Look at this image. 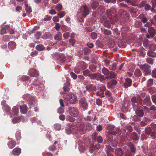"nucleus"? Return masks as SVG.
Returning a JSON list of instances; mask_svg holds the SVG:
<instances>
[{"mask_svg":"<svg viewBox=\"0 0 156 156\" xmlns=\"http://www.w3.org/2000/svg\"><path fill=\"white\" fill-rule=\"evenodd\" d=\"M146 62L149 64L152 65L153 64V59L150 57L147 58L146 59Z\"/></svg>","mask_w":156,"mask_h":156,"instance_id":"nucleus-54","label":"nucleus"},{"mask_svg":"<svg viewBox=\"0 0 156 156\" xmlns=\"http://www.w3.org/2000/svg\"><path fill=\"white\" fill-rule=\"evenodd\" d=\"M101 32L106 35H109L111 34V31L110 30L102 28L101 29Z\"/></svg>","mask_w":156,"mask_h":156,"instance_id":"nucleus-26","label":"nucleus"},{"mask_svg":"<svg viewBox=\"0 0 156 156\" xmlns=\"http://www.w3.org/2000/svg\"><path fill=\"white\" fill-rule=\"evenodd\" d=\"M151 76L153 77L156 78V69H155L152 71Z\"/></svg>","mask_w":156,"mask_h":156,"instance_id":"nucleus-64","label":"nucleus"},{"mask_svg":"<svg viewBox=\"0 0 156 156\" xmlns=\"http://www.w3.org/2000/svg\"><path fill=\"white\" fill-rule=\"evenodd\" d=\"M107 128L108 132L113 135H116L120 130L119 129L115 128L114 126L112 125L108 126Z\"/></svg>","mask_w":156,"mask_h":156,"instance_id":"nucleus-5","label":"nucleus"},{"mask_svg":"<svg viewBox=\"0 0 156 156\" xmlns=\"http://www.w3.org/2000/svg\"><path fill=\"white\" fill-rule=\"evenodd\" d=\"M80 107L84 110L87 109L88 104L86 98L84 97L81 98L79 101Z\"/></svg>","mask_w":156,"mask_h":156,"instance_id":"nucleus-6","label":"nucleus"},{"mask_svg":"<svg viewBox=\"0 0 156 156\" xmlns=\"http://www.w3.org/2000/svg\"><path fill=\"white\" fill-rule=\"evenodd\" d=\"M74 129L76 131V133H80V134H84L86 132V130L84 129V125L81 123L78 124L77 125V126H76L74 124Z\"/></svg>","mask_w":156,"mask_h":156,"instance_id":"nucleus-4","label":"nucleus"},{"mask_svg":"<svg viewBox=\"0 0 156 156\" xmlns=\"http://www.w3.org/2000/svg\"><path fill=\"white\" fill-rule=\"evenodd\" d=\"M150 111H151L153 112L156 111V107L154 105H153L149 108Z\"/></svg>","mask_w":156,"mask_h":156,"instance_id":"nucleus-62","label":"nucleus"},{"mask_svg":"<svg viewBox=\"0 0 156 156\" xmlns=\"http://www.w3.org/2000/svg\"><path fill=\"white\" fill-rule=\"evenodd\" d=\"M12 111L13 115H16L19 112L18 108L16 106L13 107L12 109Z\"/></svg>","mask_w":156,"mask_h":156,"instance_id":"nucleus-37","label":"nucleus"},{"mask_svg":"<svg viewBox=\"0 0 156 156\" xmlns=\"http://www.w3.org/2000/svg\"><path fill=\"white\" fill-rule=\"evenodd\" d=\"M117 83L116 80L113 79L107 83V86L108 87L113 88L116 86Z\"/></svg>","mask_w":156,"mask_h":156,"instance_id":"nucleus-13","label":"nucleus"},{"mask_svg":"<svg viewBox=\"0 0 156 156\" xmlns=\"http://www.w3.org/2000/svg\"><path fill=\"white\" fill-rule=\"evenodd\" d=\"M98 3L97 1H93L91 4V7L93 9H95L98 5Z\"/></svg>","mask_w":156,"mask_h":156,"instance_id":"nucleus-39","label":"nucleus"},{"mask_svg":"<svg viewBox=\"0 0 156 156\" xmlns=\"http://www.w3.org/2000/svg\"><path fill=\"white\" fill-rule=\"evenodd\" d=\"M116 76V74L113 71H110L109 75L108 76H106L105 78L106 79L110 80L111 79H115Z\"/></svg>","mask_w":156,"mask_h":156,"instance_id":"nucleus-17","label":"nucleus"},{"mask_svg":"<svg viewBox=\"0 0 156 156\" xmlns=\"http://www.w3.org/2000/svg\"><path fill=\"white\" fill-rule=\"evenodd\" d=\"M129 149L131 152L133 153H135L136 152V148L134 147V145L132 143H130L129 146Z\"/></svg>","mask_w":156,"mask_h":156,"instance_id":"nucleus-38","label":"nucleus"},{"mask_svg":"<svg viewBox=\"0 0 156 156\" xmlns=\"http://www.w3.org/2000/svg\"><path fill=\"white\" fill-rule=\"evenodd\" d=\"M19 116L16 117H14L12 120V122L14 123H19L20 122Z\"/></svg>","mask_w":156,"mask_h":156,"instance_id":"nucleus-53","label":"nucleus"},{"mask_svg":"<svg viewBox=\"0 0 156 156\" xmlns=\"http://www.w3.org/2000/svg\"><path fill=\"white\" fill-rule=\"evenodd\" d=\"M41 32H37L36 34L35 35V37L36 39H38L40 38L41 34Z\"/></svg>","mask_w":156,"mask_h":156,"instance_id":"nucleus-60","label":"nucleus"},{"mask_svg":"<svg viewBox=\"0 0 156 156\" xmlns=\"http://www.w3.org/2000/svg\"><path fill=\"white\" fill-rule=\"evenodd\" d=\"M115 11L114 9H112L106 10V13L108 15V16L109 17V18L111 19L112 16H115Z\"/></svg>","mask_w":156,"mask_h":156,"instance_id":"nucleus-18","label":"nucleus"},{"mask_svg":"<svg viewBox=\"0 0 156 156\" xmlns=\"http://www.w3.org/2000/svg\"><path fill=\"white\" fill-rule=\"evenodd\" d=\"M80 10L83 13L82 15L84 18L89 13L88 8L86 5L81 7Z\"/></svg>","mask_w":156,"mask_h":156,"instance_id":"nucleus-11","label":"nucleus"},{"mask_svg":"<svg viewBox=\"0 0 156 156\" xmlns=\"http://www.w3.org/2000/svg\"><path fill=\"white\" fill-rule=\"evenodd\" d=\"M128 8L129 9L128 11L131 14H136V13L137 10L136 8L133 7H128Z\"/></svg>","mask_w":156,"mask_h":156,"instance_id":"nucleus-31","label":"nucleus"},{"mask_svg":"<svg viewBox=\"0 0 156 156\" xmlns=\"http://www.w3.org/2000/svg\"><path fill=\"white\" fill-rule=\"evenodd\" d=\"M111 144L112 147H116L117 146L118 143L117 141L114 140L111 142Z\"/></svg>","mask_w":156,"mask_h":156,"instance_id":"nucleus-56","label":"nucleus"},{"mask_svg":"<svg viewBox=\"0 0 156 156\" xmlns=\"http://www.w3.org/2000/svg\"><path fill=\"white\" fill-rule=\"evenodd\" d=\"M77 98L76 96H75L74 94H73L71 95V97L69 100L71 104H73L77 101Z\"/></svg>","mask_w":156,"mask_h":156,"instance_id":"nucleus-23","label":"nucleus"},{"mask_svg":"<svg viewBox=\"0 0 156 156\" xmlns=\"http://www.w3.org/2000/svg\"><path fill=\"white\" fill-rule=\"evenodd\" d=\"M8 47L10 50L14 49L16 46V43L13 41H10L8 43Z\"/></svg>","mask_w":156,"mask_h":156,"instance_id":"nucleus-25","label":"nucleus"},{"mask_svg":"<svg viewBox=\"0 0 156 156\" xmlns=\"http://www.w3.org/2000/svg\"><path fill=\"white\" fill-rule=\"evenodd\" d=\"M62 5L61 4H58L56 5L55 8L58 11H59L62 9Z\"/></svg>","mask_w":156,"mask_h":156,"instance_id":"nucleus-55","label":"nucleus"},{"mask_svg":"<svg viewBox=\"0 0 156 156\" xmlns=\"http://www.w3.org/2000/svg\"><path fill=\"white\" fill-rule=\"evenodd\" d=\"M138 0H129V3L130 4L133 6H136L137 5V2Z\"/></svg>","mask_w":156,"mask_h":156,"instance_id":"nucleus-47","label":"nucleus"},{"mask_svg":"<svg viewBox=\"0 0 156 156\" xmlns=\"http://www.w3.org/2000/svg\"><path fill=\"white\" fill-rule=\"evenodd\" d=\"M90 72L88 69L83 71V75L85 76H88L89 77V75H90Z\"/></svg>","mask_w":156,"mask_h":156,"instance_id":"nucleus-51","label":"nucleus"},{"mask_svg":"<svg viewBox=\"0 0 156 156\" xmlns=\"http://www.w3.org/2000/svg\"><path fill=\"white\" fill-rule=\"evenodd\" d=\"M3 108L6 112L7 113L9 112L10 111V108L8 105H5L3 107Z\"/></svg>","mask_w":156,"mask_h":156,"instance_id":"nucleus-48","label":"nucleus"},{"mask_svg":"<svg viewBox=\"0 0 156 156\" xmlns=\"http://www.w3.org/2000/svg\"><path fill=\"white\" fill-rule=\"evenodd\" d=\"M98 73L90 74L89 75V77L90 79L94 80L96 79L97 80L98 77Z\"/></svg>","mask_w":156,"mask_h":156,"instance_id":"nucleus-35","label":"nucleus"},{"mask_svg":"<svg viewBox=\"0 0 156 156\" xmlns=\"http://www.w3.org/2000/svg\"><path fill=\"white\" fill-rule=\"evenodd\" d=\"M98 134V133L96 132L92 134V137L93 140L95 141L97 139Z\"/></svg>","mask_w":156,"mask_h":156,"instance_id":"nucleus-59","label":"nucleus"},{"mask_svg":"<svg viewBox=\"0 0 156 156\" xmlns=\"http://www.w3.org/2000/svg\"><path fill=\"white\" fill-rule=\"evenodd\" d=\"M91 37L93 40L97 38V34L96 33L93 32L91 34Z\"/></svg>","mask_w":156,"mask_h":156,"instance_id":"nucleus-57","label":"nucleus"},{"mask_svg":"<svg viewBox=\"0 0 156 156\" xmlns=\"http://www.w3.org/2000/svg\"><path fill=\"white\" fill-rule=\"evenodd\" d=\"M119 12L120 14H122L121 17L124 20H127L129 19V14L126 11L121 9L119 10Z\"/></svg>","mask_w":156,"mask_h":156,"instance_id":"nucleus-12","label":"nucleus"},{"mask_svg":"<svg viewBox=\"0 0 156 156\" xmlns=\"http://www.w3.org/2000/svg\"><path fill=\"white\" fill-rule=\"evenodd\" d=\"M90 140L89 138H85L83 140V144L87 146L90 144Z\"/></svg>","mask_w":156,"mask_h":156,"instance_id":"nucleus-50","label":"nucleus"},{"mask_svg":"<svg viewBox=\"0 0 156 156\" xmlns=\"http://www.w3.org/2000/svg\"><path fill=\"white\" fill-rule=\"evenodd\" d=\"M104 25L105 27L108 28H110L111 26V23L108 20L105 21L104 23Z\"/></svg>","mask_w":156,"mask_h":156,"instance_id":"nucleus-43","label":"nucleus"},{"mask_svg":"<svg viewBox=\"0 0 156 156\" xmlns=\"http://www.w3.org/2000/svg\"><path fill=\"white\" fill-rule=\"evenodd\" d=\"M54 38L55 40L60 41L62 39V34L60 32H58L54 37Z\"/></svg>","mask_w":156,"mask_h":156,"instance_id":"nucleus-28","label":"nucleus"},{"mask_svg":"<svg viewBox=\"0 0 156 156\" xmlns=\"http://www.w3.org/2000/svg\"><path fill=\"white\" fill-rule=\"evenodd\" d=\"M148 33L146 34V37L148 38H151L154 37L155 35L156 30L153 27H151L148 29Z\"/></svg>","mask_w":156,"mask_h":156,"instance_id":"nucleus-8","label":"nucleus"},{"mask_svg":"<svg viewBox=\"0 0 156 156\" xmlns=\"http://www.w3.org/2000/svg\"><path fill=\"white\" fill-rule=\"evenodd\" d=\"M126 137L127 139L130 140H133L135 141H137L139 139V136L137 133L135 132L133 133L127 132L126 134Z\"/></svg>","mask_w":156,"mask_h":156,"instance_id":"nucleus-3","label":"nucleus"},{"mask_svg":"<svg viewBox=\"0 0 156 156\" xmlns=\"http://www.w3.org/2000/svg\"><path fill=\"white\" fill-rule=\"evenodd\" d=\"M36 49L39 51H41L44 50L45 49V47L42 44H40L37 45L36 47Z\"/></svg>","mask_w":156,"mask_h":156,"instance_id":"nucleus-34","label":"nucleus"},{"mask_svg":"<svg viewBox=\"0 0 156 156\" xmlns=\"http://www.w3.org/2000/svg\"><path fill=\"white\" fill-rule=\"evenodd\" d=\"M89 69L93 72H95L96 71V66L94 65H90L89 66Z\"/></svg>","mask_w":156,"mask_h":156,"instance_id":"nucleus-42","label":"nucleus"},{"mask_svg":"<svg viewBox=\"0 0 156 156\" xmlns=\"http://www.w3.org/2000/svg\"><path fill=\"white\" fill-rule=\"evenodd\" d=\"M69 114L72 116L76 117L79 114L78 108L75 107H70L69 108Z\"/></svg>","mask_w":156,"mask_h":156,"instance_id":"nucleus-7","label":"nucleus"},{"mask_svg":"<svg viewBox=\"0 0 156 156\" xmlns=\"http://www.w3.org/2000/svg\"><path fill=\"white\" fill-rule=\"evenodd\" d=\"M143 102L146 106L150 107L151 106L152 103L149 96H147L143 100Z\"/></svg>","mask_w":156,"mask_h":156,"instance_id":"nucleus-14","label":"nucleus"},{"mask_svg":"<svg viewBox=\"0 0 156 156\" xmlns=\"http://www.w3.org/2000/svg\"><path fill=\"white\" fill-rule=\"evenodd\" d=\"M20 110L21 113L25 114L27 111V107L25 105H23L20 106Z\"/></svg>","mask_w":156,"mask_h":156,"instance_id":"nucleus-19","label":"nucleus"},{"mask_svg":"<svg viewBox=\"0 0 156 156\" xmlns=\"http://www.w3.org/2000/svg\"><path fill=\"white\" fill-rule=\"evenodd\" d=\"M135 112L136 115L139 117H142L144 115L142 107L141 106L138 107L135 110Z\"/></svg>","mask_w":156,"mask_h":156,"instance_id":"nucleus-10","label":"nucleus"},{"mask_svg":"<svg viewBox=\"0 0 156 156\" xmlns=\"http://www.w3.org/2000/svg\"><path fill=\"white\" fill-rule=\"evenodd\" d=\"M151 99L153 102L156 105V95H152Z\"/></svg>","mask_w":156,"mask_h":156,"instance_id":"nucleus-63","label":"nucleus"},{"mask_svg":"<svg viewBox=\"0 0 156 156\" xmlns=\"http://www.w3.org/2000/svg\"><path fill=\"white\" fill-rule=\"evenodd\" d=\"M98 77L97 80H99L101 82H102L103 80L106 79L105 77H104V76L101 75L100 73H98Z\"/></svg>","mask_w":156,"mask_h":156,"instance_id":"nucleus-32","label":"nucleus"},{"mask_svg":"<svg viewBox=\"0 0 156 156\" xmlns=\"http://www.w3.org/2000/svg\"><path fill=\"white\" fill-rule=\"evenodd\" d=\"M134 74L136 76H140L141 75L142 73L140 70L138 69L135 70Z\"/></svg>","mask_w":156,"mask_h":156,"instance_id":"nucleus-41","label":"nucleus"},{"mask_svg":"<svg viewBox=\"0 0 156 156\" xmlns=\"http://www.w3.org/2000/svg\"><path fill=\"white\" fill-rule=\"evenodd\" d=\"M117 65V64L115 63H114L109 65V69L113 71L115 70L116 69Z\"/></svg>","mask_w":156,"mask_h":156,"instance_id":"nucleus-36","label":"nucleus"},{"mask_svg":"<svg viewBox=\"0 0 156 156\" xmlns=\"http://www.w3.org/2000/svg\"><path fill=\"white\" fill-rule=\"evenodd\" d=\"M141 21L144 23H146L148 21L147 18L145 17H143L141 18Z\"/></svg>","mask_w":156,"mask_h":156,"instance_id":"nucleus-61","label":"nucleus"},{"mask_svg":"<svg viewBox=\"0 0 156 156\" xmlns=\"http://www.w3.org/2000/svg\"><path fill=\"white\" fill-rule=\"evenodd\" d=\"M34 98H30L28 99V101L30 105H34L35 103V101Z\"/></svg>","mask_w":156,"mask_h":156,"instance_id":"nucleus-58","label":"nucleus"},{"mask_svg":"<svg viewBox=\"0 0 156 156\" xmlns=\"http://www.w3.org/2000/svg\"><path fill=\"white\" fill-rule=\"evenodd\" d=\"M72 95L71 94H68L67 93H64L63 97L64 99L66 100L69 101Z\"/></svg>","mask_w":156,"mask_h":156,"instance_id":"nucleus-52","label":"nucleus"},{"mask_svg":"<svg viewBox=\"0 0 156 156\" xmlns=\"http://www.w3.org/2000/svg\"><path fill=\"white\" fill-rule=\"evenodd\" d=\"M140 68L142 70L144 75L146 76L151 74V66L147 64H145L143 65H140Z\"/></svg>","mask_w":156,"mask_h":156,"instance_id":"nucleus-2","label":"nucleus"},{"mask_svg":"<svg viewBox=\"0 0 156 156\" xmlns=\"http://www.w3.org/2000/svg\"><path fill=\"white\" fill-rule=\"evenodd\" d=\"M137 101L136 97L135 96L133 97L131 99V101L132 102V105L134 108L136 107L137 106V105L136 104Z\"/></svg>","mask_w":156,"mask_h":156,"instance_id":"nucleus-30","label":"nucleus"},{"mask_svg":"<svg viewBox=\"0 0 156 156\" xmlns=\"http://www.w3.org/2000/svg\"><path fill=\"white\" fill-rule=\"evenodd\" d=\"M8 145L10 148L12 149L15 147L16 143L13 141H11L8 143Z\"/></svg>","mask_w":156,"mask_h":156,"instance_id":"nucleus-40","label":"nucleus"},{"mask_svg":"<svg viewBox=\"0 0 156 156\" xmlns=\"http://www.w3.org/2000/svg\"><path fill=\"white\" fill-rule=\"evenodd\" d=\"M125 83L123 84V86L126 88L130 87L132 85V80L129 78L125 79Z\"/></svg>","mask_w":156,"mask_h":156,"instance_id":"nucleus-15","label":"nucleus"},{"mask_svg":"<svg viewBox=\"0 0 156 156\" xmlns=\"http://www.w3.org/2000/svg\"><path fill=\"white\" fill-rule=\"evenodd\" d=\"M147 55L149 56L152 57H154L156 56V53L152 51H148L147 53Z\"/></svg>","mask_w":156,"mask_h":156,"instance_id":"nucleus-45","label":"nucleus"},{"mask_svg":"<svg viewBox=\"0 0 156 156\" xmlns=\"http://www.w3.org/2000/svg\"><path fill=\"white\" fill-rule=\"evenodd\" d=\"M102 73L106 76L109 75L110 71L106 68L104 67L101 69Z\"/></svg>","mask_w":156,"mask_h":156,"instance_id":"nucleus-33","label":"nucleus"},{"mask_svg":"<svg viewBox=\"0 0 156 156\" xmlns=\"http://www.w3.org/2000/svg\"><path fill=\"white\" fill-rule=\"evenodd\" d=\"M106 152H114V149L109 145H106Z\"/></svg>","mask_w":156,"mask_h":156,"instance_id":"nucleus-44","label":"nucleus"},{"mask_svg":"<svg viewBox=\"0 0 156 156\" xmlns=\"http://www.w3.org/2000/svg\"><path fill=\"white\" fill-rule=\"evenodd\" d=\"M78 65L80 67L82 68L83 70L87 68V66L86 63L83 61L80 62Z\"/></svg>","mask_w":156,"mask_h":156,"instance_id":"nucleus-29","label":"nucleus"},{"mask_svg":"<svg viewBox=\"0 0 156 156\" xmlns=\"http://www.w3.org/2000/svg\"><path fill=\"white\" fill-rule=\"evenodd\" d=\"M25 7L26 11L29 13H30L32 12V9L31 7L29 6L27 4H25Z\"/></svg>","mask_w":156,"mask_h":156,"instance_id":"nucleus-49","label":"nucleus"},{"mask_svg":"<svg viewBox=\"0 0 156 156\" xmlns=\"http://www.w3.org/2000/svg\"><path fill=\"white\" fill-rule=\"evenodd\" d=\"M86 88L87 91L90 92L93 91H95L96 90V87L95 86L92 84H89L86 86Z\"/></svg>","mask_w":156,"mask_h":156,"instance_id":"nucleus-16","label":"nucleus"},{"mask_svg":"<svg viewBox=\"0 0 156 156\" xmlns=\"http://www.w3.org/2000/svg\"><path fill=\"white\" fill-rule=\"evenodd\" d=\"M21 153V149L19 148H15L13 150L12 154L14 155H18Z\"/></svg>","mask_w":156,"mask_h":156,"instance_id":"nucleus-21","label":"nucleus"},{"mask_svg":"<svg viewBox=\"0 0 156 156\" xmlns=\"http://www.w3.org/2000/svg\"><path fill=\"white\" fill-rule=\"evenodd\" d=\"M38 73L37 70L34 69H30L29 71V75L32 76L33 77L34 76L38 75Z\"/></svg>","mask_w":156,"mask_h":156,"instance_id":"nucleus-20","label":"nucleus"},{"mask_svg":"<svg viewBox=\"0 0 156 156\" xmlns=\"http://www.w3.org/2000/svg\"><path fill=\"white\" fill-rule=\"evenodd\" d=\"M70 84L69 83H65L64 86L63 87L64 91L68 92L70 90Z\"/></svg>","mask_w":156,"mask_h":156,"instance_id":"nucleus-27","label":"nucleus"},{"mask_svg":"<svg viewBox=\"0 0 156 156\" xmlns=\"http://www.w3.org/2000/svg\"><path fill=\"white\" fill-rule=\"evenodd\" d=\"M156 129V125L150 127H147L145 129V133L151 137H154V133Z\"/></svg>","mask_w":156,"mask_h":156,"instance_id":"nucleus-1","label":"nucleus"},{"mask_svg":"<svg viewBox=\"0 0 156 156\" xmlns=\"http://www.w3.org/2000/svg\"><path fill=\"white\" fill-rule=\"evenodd\" d=\"M151 2L152 4L151 11L154 12L155 7H156V0H151Z\"/></svg>","mask_w":156,"mask_h":156,"instance_id":"nucleus-46","label":"nucleus"},{"mask_svg":"<svg viewBox=\"0 0 156 156\" xmlns=\"http://www.w3.org/2000/svg\"><path fill=\"white\" fill-rule=\"evenodd\" d=\"M115 154L117 156H121L123 154V152L121 148L116 149L115 150Z\"/></svg>","mask_w":156,"mask_h":156,"instance_id":"nucleus-24","label":"nucleus"},{"mask_svg":"<svg viewBox=\"0 0 156 156\" xmlns=\"http://www.w3.org/2000/svg\"><path fill=\"white\" fill-rule=\"evenodd\" d=\"M142 107L145 116L147 114H149L150 113L149 108L146 105L143 106L142 105Z\"/></svg>","mask_w":156,"mask_h":156,"instance_id":"nucleus-22","label":"nucleus"},{"mask_svg":"<svg viewBox=\"0 0 156 156\" xmlns=\"http://www.w3.org/2000/svg\"><path fill=\"white\" fill-rule=\"evenodd\" d=\"M68 125L69 128L66 129V133L68 134H70L71 133H76V131L75 129H74V123H70Z\"/></svg>","mask_w":156,"mask_h":156,"instance_id":"nucleus-9","label":"nucleus"}]
</instances>
